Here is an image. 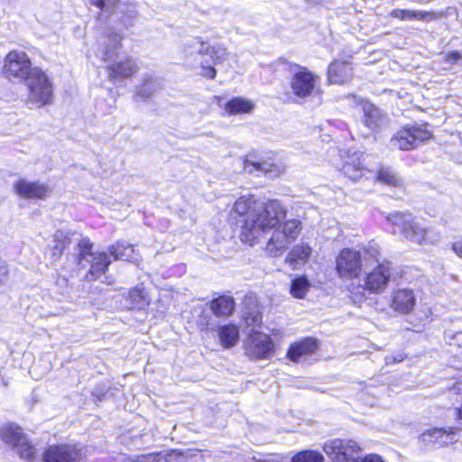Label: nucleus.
I'll list each match as a JSON object with an SVG mask.
<instances>
[{
  "label": "nucleus",
  "mask_w": 462,
  "mask_h": 462,
  "mask_svg": "<svg viewBox=\"0 0 462 462\" xmlns=\"http://www.w3.org/2000/svg\"><path fill=\"white\" fill-rule=\"evenodd\" d=\"M232 211L242 217L241 239L244 243L253 245L272 232L266 244V251L272 256L282 254L291 244L282 230L286 208L279 200L261 203L253 197H241L235 202Z\"/></svg>",
  "instance_id": "obj_1"
},
{
  "label": "nucleus",
  "mask_w": 462,
  "mask_h": 462,
  "mask_svg": "<svg viewBox=\"0 0 462 462\" xmlns=\"http://www.w3.org/2000/svg\"><path fill=\"white\" fill-rule=\"evenodd\" d=\"M393 234H400L404 239L422 245L434 243L430 230L423 223L408 212L394 211L387 216Z\"/></svg>",
  "instance_id": "obj_2"
},
{
  "label": "nucleus",
  "mask_w": 462,
  "mask_h": 462,
  "mask_svg": "<svg viewBox=\"0 0 462 462\" xmlns=\"http://www.w3.org/2000/svg\"><path fill=\"white\" fill-rule=\"evenodd\" d=\"M93 244L87 237L78 243L77 260L80 268H88V280H96L105 273L111 261L106 253H93Z\"/></svg>",
  "instance_id": "obj_3"
},
{
  "label": "nucleus",
  "mask_w": 462,
  "mask_h": 462,
  "mask_svg": "<svg viewBox=\"0 0 462 462\" xmlns=\"http://www.w3.org/2000/svg\"><path fill=\"white\" fill-rule=\"evenodd\" d=\"M320 78L307 67L293 64L290 68L289 86L294 97L308 98L319 92Z\"/></svg>",
  "instance_id": "obj_4"
},
{
  "label": "nucleus",
  "mask_w": 462,
  "mask_h": 462,
  "mask_svg": "<svg viewBox=\"0 0 462 462\" xmlns=\"http://www.w3.org/2000/svg\"><path fill=\"white\" fill-rule=\"evenodd\" d=\"M23 81L28 88L29 102L38 106H43L51 102L52 84L41 69L34 67L32 73Z\"/></svg>",
  "instance_id": "obj_5"
},
{
  "label": "nucleus",
  "mask_w": 462,
  "mask_h": 462,
  "mask_svg": "<svg viewBox=\"0 0 462 462\" xmlns=\"http://www.w3.org/2000/svg\"><path fill=\"white\" fill-rule=\"evenodd\" d=\"M430 138L431 133L423 125L404 126L393 135L390 143L393 148L410 151Z\"/></svg>",
  "instance_id": "obj_6"
},
{
  "label": "nucleus",
  "mask_w": 462,
  "mask_h": 462,
  "mask_svg": "<svg viewBox=\"0 0 462 462\" xmlns=\"http://www.w3.org/2000/svg\"><path fill=\"white\" fill-rule=\"evenodd\" d=\"M392 277V264L388 261L378 263L373 270L366 272L360 279V287L373 294L383 293Z\"/></svg>",
  "instance_id": "obj_7"
},
{
  "label": "nucleus",
  "mask_w": 462,
  "mask_h": 462,
  "mask_svg": "<svg viewBox=\"0 0 462 462\" xmlns=\"http://www.w3.org/2000/svg\"><path fill=\"white\" fill-rule=\"evenodd\" d=\"M5 443L11 446L21 458L32 461L35 457V448L32 446L19 427L8 425L1 430Z\"/></svg>",
  "instance_id": "obj_8"
},
{
  "label": "nucleus",
  "mask_w": 462,
  "mask_h": 462,
  "mask_svg": "<svg viewBox=\"0 0 462 462\" xmlns=\"http://www.w3.org/2000/svg\"><path fill=\"white\" fill-rule=\"evenodd\" d=\"M183 52L186 60L191 65L195 66V60H205L204 56H209L214 64L222 59L225 55V50L210 46L208 43L201 41L199 38H194L184 45Z\"/></svg>",
  "instance_id": "obj_9"
},
{
  "label": "nucleus",
  "mask_w": 462,
  "mask_h": 462,
  "mask_svg": "<svg viewBox=\"0 0 462 462\" xmlns=\"http://www.w3.org/2000/svg\"><path fill=\"white\" fill-rule=\"evenodd\" d=\"M33 69L30 58L24 51H13L5 58L3 71L9 79L24 80Z\"/></svg>",
  "instance_id": "obj_10"
},
{
  "label": "nucleus",
  "mask_w": 462,
  "mask_h": 462,
  "mask_svg": "<svg viewBox=\"0 0 462 462\" xmlns=\"http://www.w3.org/2000/svg\"><path fill=\"white\" fill-rule=\"evenodd\" d=\"M323 450L333 462H354L359 447L353 440L336 439L326 442Z\"/></svg>",
  "instance_id": "obj_11"
},
{
  "label": "nucleus",
  "mask_w": 462,
  "mask_h": 462,
  "mask_svg": "<svg viewBox=\"0 0 462 462\" xmlns=\"http://www.w3.org/2000/svg\"><path fill=\"white\" fill-rule=\"evenodd\" d=\"M336 269L341 278L356 277L362 270L360 253L349 248L343 249L337 257Z\"/></svg>",
  "instance_id": "obj_12"
},
{
  "label": "nucleus",
  "mask_w": 462,
  "mask_h": 462,
  "mask_svg": "<svg viewBox=\"0 0 462 462\" xmlns=\"http://www.w3.org/2000/svg\"><path fill=\"white\" fill-rule=\"evenodd\" d=\"M343 157V165L341 171L343 174L353 181H357L370 172V170L364 165L365 156L359 151H346Z\"/></svg>",
  "instance_id": "obj_13"
},
{
  "label": "nucleus",
  "mask_w": 462,
  "mask_h": 462,
  "mask_svg": "<svg viewBox=\"0 0 462 462\" xmlns=\"http://www.w3.org/2000/svg\"><path fill=\"white\" fill-rule=\"evenodd\" d=\"M82 448L76 445H53L43 455L44 462H79L83 459Z\"/></svg>",
  "instance_id": "obj_14"
},
{
  "label": "nucleus",
  "mask_w": 462,
  "mask_h": 462,
  "mask_svg": "<svg viewBox=\"0 0 462 462\" xmlns=\"http://www.w3.org/2000/svg\"><path fill=\"white\" fill-rule=\"evenodd\" d=\"M273 349V345L266 334L252 330L246 343L245 353L254 359L267 358Z\"/></svg>",
  "instance_id": "obj_15"
},
{
  "label": "nucleus",
  "mask_w": 462,
  "mask_h": 462,
  "mask_svg": "<svg viewBox=\"0 0 462 462\" xmlns=\"http://www.w3.org/2000/svg\"><path fill=\"white\" fill-rule=\"evenodd\" d=\"M14 189L15 193L23 199H42L49 196L51 189L49 186L39 181H29L25 179L18 180Z\"/></svg>",
  "instance_id": "obj_16"
},
{
  "label": "nucleus",
  "mask_w": 462,
  "mask_h": 462,
  "mask_svg": "<svg viewBox=\"0 0 462 462\" xmlns=\"http://www.w3.org/2000/svg\"><path fill=\"white\" fill-rule=\"evenodd\" d=\"M416 295L411 289H397L391 294L390 306L400 314L411 313L416 306Z\"/></svg>",
  "instance_id": "obj_17"
},
{
  "label": "nucleus",
  "mask_w": 462,
  "mask_h": 462,
  "mask_svg": "<svg viewBox=\"0 0 462 462\" xmlns=\"http://www.w3.org/2000/svg\"><path fill=\"white\" fill-rule=\"evenodd\" d=\"M244 169L247 173L259 175L263 173L271 179L277 178L284 171L282 166L268 162H260L254 159L253 154H248L244 161Z\"/></svg>",
  "instance_id": "obj_18"
},
{
  "label": "nucleus",
  "mask_w": 462,
  "mask_h": 462,
  "mask_svg": "<svg viewBox=\"0 0 462 462\" xmlns=\"http://www.w3.org/2000/svg\"><path fill=\"white\" fill-rule=\"evenodd\" d=\"M138 69L136 60L133 57H126L108 65V78L111 80L129 79L137 72Z\"/></svg>",
  "instance_id": "obj_19"
},
{
  "label": "nucleus",
  "mask_w": 462,
  "mask_h": 462,
  "mask_svg": "<svg viewBox=\"0 0 462 462\" xmlns=\"http://www.w3.org/2000/svg\"><path fill=\"white\" fill-rule=\"evenodd\" d=\"M353 68L346 60H335L328 69V79L330 83L343 84L349 80L353 75Z\"/></svg>",
  "instance_id": "obj_20"
},
{
  "label": "nucleus",
  "mask_w": 462,
  "mask_h": 462,
  "mask_svg": "<svg viewBox=\"0 0 462 462\" xmlns=\"http://www.w3.org/2000/svg\"><path fill=\"white\" fill-rule=\"evenodd\" d=\"M72 234L61 230L56 231L52 236V240L46 249V254H49L52 262L60 258L66 247L71 243Z\"/></svg>",
  "instance_id": "obj_21"
},
{
  "label": "nucleus",
  "mask_w": 462,
  "mask_h": 462,
  "mask_svg": "<svg viewBox=\"0 0 462 462\" xmlns=\"http://www.w3.org/2000/svg\"><path fill=\"white\" fill-rule=\"evenodd\" d=\"M162 79L158 77L146 74L143 83L137 88L134 98L137 101H146L162 88Z\"/></svg>",
  "instance_id": "obj_22"
},
{
  "label": "nucleus",
  "mask_w": 462,
  "mask_h": 462,
  "mask_svg": "<svg viewBox=\"0 0 462 462\" xmlns=\"http://www.w3.org/2000/svg\"><path fill=\"white\" fill-rule=\"evenodd\" d=\"M457 430V428L432 429L425 431L423 433V438L425 440L430 442H436L440 445H447L455 440V436Z\"/></svg>",
  "instance_id": "obj_23"
},
{
  "label": "nucleus",
  "mask_w": 462,
  "mask_h": 462,
  "mask_svg": "<svg viewBox=\"0 0 462 462\" xmlns=\"http://www.w3.org/2000/svg\"><path fill=\"white\" fill-rule=\"evenodd\" d=\"M122 36L118 33H108L100 46L101 57L104 61L112 60L121 46Z\"/></svg>",
  "instance_id": "obj_24"
},
{
  "label": "nucleus",
  "mask_w": 462,
  "mask_h": 462,
  "mask_svg": "<svg viewBox=\"0 0 462 462\" xmlns=\"http://www.w3.org/2000/svg\"><path fill=\"white\" fill-rule=\"evenodd\" d=\"M109 255L114 260H123L128 262H137L139 260L138 254L135 253L132 245L126 242H117L109 247Z\"/></svg>",
  "instance_id": "obj_25"
},
{
  "label": "nucleus",
  "mask_w": 462,
  "mask_h": 462,
  "mask_svg": "<svg viewBox=\"0 0 462 462\" xmlns=\"http://www.w3.org/2000/svg\"><path fill=\"white\" fill-rule=\"evenodd\" d=\"M318 347L317 341L312 338H305L302 341L291 345L287 356L290 360L299 362L300 358L307 354L314 352Z\"/></svg>",
  "instance_id": "obj_26"
},
{
  "label": "nucleus",
  "mask_w": 462,
  "mask_h": 462,
  "mask_svg": "<svg viewBox=\"0 0 462 462\" xmlns=\"http://www.w3.org/2000/svg\"><path fill=\"white\" fill-rule=\"evenodd\" d=\"M364 122L365 125L371 129L375 130L383 123V114L380 108L369 102L363 105Z\"/></svg>",
  "instance_id": "obj_27"
},
{
  "label": "nucleus",
  "mask_w": 462,
  "mask_h": 462,
  "mask_svg": "<svg viewBox=\"0 0 462 462\" xmlns=\"http://www.w3.org/2000/svg\"><path fill=\"white\" fill-rule=\"evenodd\" d=\"M210 309L217 317H227L234 311V299L226 295L219 296L210 302Z\"/></svg>",
  "instance_id": "obj_28"
},
{
  "label": "nucleus",
  "mask_w": 462,
  "mask_h": 462,
  "mask_svg": "<svg viewBox=\"0 0 462 462\" xmlns=\"http://www.w3.org/2000/svg\"><path fill=\"white\" fill-rule=\"evenodd\" d=\"M312 250L308 245H296L286 256V262L293 268L297 264L304 263L310 256Z\"/></svg>",
  "instance_id": "obj_29"
},
{
  "label": "nucleus",
  "mask_w": 462,
  "mask_h": 462,
  "mask_svg": "<svg viewBox=\"0 0 462 462\" xmlns=\"http://www.w3.org/2000/svg\"><path fill=\"white\" fill-rule=\"evenodd\" d=\"M218 337L223 346L226 348L232 347L238 341V328L234 325L221 326L218 328Z\"/></svg>",
  "instance_id": "obj_30"
},
{
  "label": "nucleus",
  "mask_w": 462,
  "mask_h": 462,
  "mask_svg": "<svg viewBox=\"0 0 462 462\" xmlns=\"http://www.w3.org/2000/svg\"><path fill=\"white\" fill-rule=\"evenodd\" d=\"M254 106V103L250 100L242 97H234L226 104L225 109L229 115H236L248 113L253 110Z\"/></svg>",
  "instance_id": "obj_31"
},
{
  "label": "nucleus",
  "mask_w": 462,
  "mask_h": 462,
  "mask_svg": "<svg viewBox=\"0 0 462 462\" xmlns=\"http://www.w3.org/2000/svg\"><path fill=\"white\" fill-rule=\"evenodd\" d=\"M390 15L401 20H425L428 18H433V14L429 12L411 11L403 9H394L391 12Z\"/></svg>",
  "instance_id": "obj_32"
},
{
  "label": "nucleus",
  "mask_w": 462,
  "mask_h": 462,
  "mask_svg": "<svg viewBox=\"0 0 462 462\" xmlns=\"http://www.w3.org/2000/svg\"><path fill=\"white\" fill-rule=\"evenodd\" d=\"M310 288V282L305 277H299L291 282V293L295 297L301 299L305 296Z\"/></svg>",
  "instance_id": "obj_33"
},
{
  "label": "nucleus",
  "mask_w": 462,
  "mask_h": 462,
  "mask_svg": "<svg viewBox=\"0 0 462 462\" xmlns=\"http://www.w3.org/2000/svg\"><path fill=\"white\" fill-rule=\"evenodd\" d=\"M376 180L390 186H398L401 184L400 179L389 168H381L377 171Z\"/></svg>",
  "instance_id": "obj_34"
},
{
  "label": "nucleus",
  "mask_w": 462,
  "mask_h": 462,
  "mask_svg": "<svg viewBox=\"0 0 462 462\" xmlns=\"http://www.w3.org/2000/svg\"><path fill=\"white\" fill-rule=\"evenodd\" d=\"M301 229L300 221L297 219H291L286 221L282 226V230L287 236L291 242H294L298 236L300 235Z\"/></svg>",
  "instance_id": "obj_35"
},
{
  "label": "nucleus",
  "mask_w": 462,
  "mask_h": 462,
  "mask_svg": "<svg viewBox=\"0 0 462 462\" xmlns=\"http://www.w3.org/2000/svg\"><path fill=\"white\" fill-rule=\"evenodd\" d=\"M129 300L132 303L131 308L143 309L148 304L143 290L139 287L129 291Z\"/></svg>",
  "instance_id": "obj_36"
},
{
  "label": "nucleus",
  "mask_w": 462,
  "mask_h": 462,
  "mask_svg": "<svg viewBox=\"0 0 462 462\" xmlns=\"http://www.w3.org/2000/svg\"><path fill=\"white\" fill-rule=\"evenodd\" d=\"M291 462H323V456L316 451H301L291 458Z\"/></svg>",
  "instance_id": "obj_37"
},
{
  "label": "nucleus",
  "mask_w": 462,
  "mask_h": 462,
  "mask_svg": "<svg viewBox=\"0 0 462 462\" xmlns=\"http://www.w3.org/2000/svg\"><path fill=\"white\" fill-rule=\"evenodd\" d=\"M131 462H164V457L160 453L136 455L130 457Z\"/></svg>",
  "instance_id": "obj_38"
},
{
  "label": "nucleus",
  "mask_w": 462,
  "mask_h": 462,
  "mask_svg": "<svg viewBox=\"0 0 462 462\" xmlns=\"http://www.w3.org/2000/svg\"><path fill=\"white\" fill-rule=\"evenodd\" d=\"M200 66L202 69V75L206 78H208L210 79H214L216 77V69L214 67L210 65V62L208 60H195V66Z\"/></svg>",
  "instance_id": "obj_39"
},
{
  "label": "nucleus",
  "mask_w": 462,
  "mask_h": 462,
  "mask_svg": "<svg viewBox=\"0 0 462 462\" xmlns=\"http://www.w3.org/2000/svg\"><path fill=\"white\" fill-rule=\"evenodd\" d=\"M245 320L248 327H259L262 323V316L258 311L250 312L245 316Z\"/></svg>",
  "instance_id": "obj_40"
},
{
  "label": "nucleus",
  "mask_w": 462,
  "mask_h": 462,
  "mask_svg": "<svg viewBox=\"0 0 462 462\" xmlns=\"http://www.w3.org/2000/svg\"><path fill=\"white\" fill-rule=\"evenodd\" d=\"M137 16V12L133 6H129L125 11V14L122 17V22L125 26L133 25L134 20Z\"/></svg>",
  "instance_id": "obj_41"
},
{
  "label": "nucleus",
  "mask_w": 462,
  "mask_h": 462,
  "mask_svg": "<svg viewBox=\"0 0 462 462\" xmlns=\"http://www.w3.org/2000/svg\"><path fill=\"white\" fill-rule=\"evenodd\" d=\"M8 267L5 261L0 259V287L8 282Z\"/></svg>",
  "instance_id": "obj_42"
},
{
  "label": "nucleus",
  "mask_w": 462,
  "mask_h": 462,
  "mask_svg": "<svg viewBox=\"0 0 462 462\" xmlns=\"http://www.w3.org/2000/svg\"><path fill=\"white\" fill-rule=\"evenodd\" d=\"M406 357V354L403 352H398L395 355H389L385 356L386 365H393L403 361Z\"/></svg>",
  "instance_id": "obj_43"
},
{
  "label": "nucleus",
  "mask_w": 462,
  "mask_h": 462,
  "mask_svg": "<svg viewBox=\"0 0 462 462\" xmlns=\"http://www.w3.org/2000/svg\"><path fill=\"white\" fill-rule=\"evenodd\" d=\"M365 255H368L369 257L374 259V261L378 263H379V250L377 248L376 245H369L365 249Z\"/></svg>",
  "instance_id": "obj_44"
},
{
  "label": "nucleus",
  "mask_w": 462,
  "mask_h": 462,
  "mask_svg": "<svg viewBox=\"0 0 462 462\" xmlns=\"http://www.w3.org/2000/svg\"><path fill=\"white\" fill-rule=\"evenodd\" d=\"M461 59V55L457 51H451L444 55V60L448 64H454Z\"/></svg>",
  "instance_id": "obj_45"
},
{
  "label": "nucleus",
  "mask_w": 462,
  "mask_h": 462,
  "mask_svg": "<svg viewBox=\"0 0 462 462\" xmlns=\"http://www.w3.org/2000/svg\"><path fill=\"white\" fill-rule=\"evenodd\" d=\"M87 3L97 7L99 11L107 12V5L106 0H87Z\"/></svg>",
  "instance_id": "obj_46"
},
{
  "label": "nucleus",
  "mask_w": 462,
  "mask_h": 462,
  "mask_svg": "<svg viewBox=\"0 0 462 462\" xmlns=\"http://www.w3.org/2000/svg\"><path fill=\"white\" fill-rule=\"evenodd\" d=\"M254 462H284L280 455H270L263 458H254Z\"/></svg>",
  "instance_id": "obj_47"
},
{
  "label": "nucleus",
  "mask_w": 462,
  "mask_h": 462,
  "mask_svg": "<svg viewBox=\"0 0 462 462\" xmlns=\"http://www.w3.org/2000/svg\"><path fill=\"white\" fill-rule=\"evenodd\" d=\"M452 249L459 257L462 258V239L453 243Z\"/></svg>",
  "instance_id": "obj_48"
},
{
  "label": "nucleus",
  "mask_w": 462,
  "mask_h": 462,
  "mask_svg": "<svg viewBox=\"0 0 462 462\" xmlns=\"http://www.w3.org/2000/svg\"><path fill=\"white\" fill-rule=\"evenodd\" d=\"M107 5V13L112 14L114 9L116 7L120 0H106Z\"/></svg>",
  "instance_id": "obj_49"
},
{
  "label": "nucleus",
  "mask_w": 462,
  "mask_h": 462,
  "mask_svg": "<svg viewBox=\"0 0 462 462\" xmlns=\"http://www.w3.org/2000/svg\"><path fill=\"white\" fill-rule=\"evenodd\" d=\"M361 462H383L382 458L377 455H369L364 457Z\"/></svg>",
  "instance_id": "obj_50"
},
{
  "label": "nucleus",
  "mask_w": 462,
  "mask_h": 462,
  "mask_svg": "<svg viewBox=\"0 0 462 462\" xmlns=\"http://www.w3.org/2000/svg\"><path fill=\"white\" fill-rule=\"evenodd\" d=\"M56 285L61 288H65L68 285V280L65 277H58Z\"/></svg>",
  "instance_id": "obj_51"
},
{
  "label": "nucleus",
  "mask_w": 462,
  "mask_h": 462,
  "mask_svg": "<svg viewBox=\"0 0 462 462\" xmlns=\"http://www.w3.org/2000/svg\"><path fill=\"white\" fill-rule=\"evenodd\" d=\"M457 418L462 420V406L459 408H457Z\"/></svg>",
  "instance_id": "obj_52"
},
{
  "label": "nucleus",
  "mask_w": 462,
  "mask_h": 462,
  "mask_svg": "<svg viewBox=\"0 0 462 462\" xmlns=\"http://www.w3.org/2000/svg\"><path fill=\"white\" fill-rule=\"evenodd\" d=\"M306 1L309 3L315 4V3H318L319 0H306Z\"/></svg>",
  "instance_id": "obj_53"
}]
</instances>
